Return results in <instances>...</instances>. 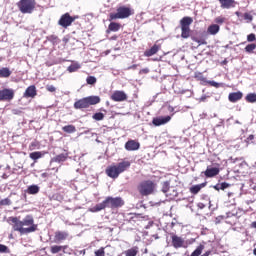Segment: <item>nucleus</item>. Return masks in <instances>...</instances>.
Segmentation results:
<instances>
[{
  "label": "nucleus",
  "mask_w": 256,
  "mask_h": 256,
  "mask_svg": "<svg viewBox=\"0 0 256 256\" xmlns=\"http://www.w3.org/2000/svg\"><path fill=\"white\" fill-rule=\"evenodd\" d=\"M101 103V98L99 96H88L74 103V109H87L90 105H97Z\"/></svg>",
  "instance_id": "obj_1"
},
{
  "label": "nucleus",
  "mask_w": 256,
  "mask_h": 256,
  "mask_svg": "<svg viewBox=\"0 0 256 256\" xmlns=\"http://www.w3.org/2000/svg\"><path fill=\"white\" fill-rule=\"evenodd\" d=\"M155 187V182L144 180L138 185V192L142 197H148V195H153V193H155Z\"/></svg>",
  "instance_id": "obj_2"
},
{
  "label": "nucleus",
  "mask_w": 256,
  "mask_h": 256,
  "mask_svg": "<svg viewBox=\"0 0 256 256\" xmlns=\"http://www.w3.org/2000/svg\"><path fill=\"white\" fill-rule=\"evenodd\" d=\"M10 221H12V223L14 224V231H19L21 235H27L29 233H35V231H37V226H31L27 228L23 227V224L18 217H12L10 218Z\"/></svg>",
  "instance_id": "obj_3"
},
{
  "label": "nucleus",
  "mask_w": 256,
  "mask_h": 256,
  "mask_svg": "<svg viewBox=\"0 0 256 256\" xmlns=\"http://www.w3.org/2000/svg\"><path fill=\"white\" fill-rule=\"evenodd\" d=\"M37 5V2L35 0H20L17 3V7L19 11H21L24 15H31L33 11H35V6Z\"/></svg>",
  "instance_id": "obj_4"
},
{
  "label": "nucleus",
  "mask_w": 256,
  "mask_h": 256,
  "mask_svg": "<svg viewBox=\"0 0 256 256\" xmlns=\"http://www.w3.org/2000/svg\"><path fill=\"white\" fill-rule=\"evenodd\" d=\"M133 13L131 12V8L127 6H121L117 8L116 13H110V21H115V19H127V17H131Z\"/></svg>",
  "instance_id": "obj_5"
},
{
  "label": "nucleus",
  "mask_w": 256,
  "mask_h": 256,
  "mask_svg": "<svg viewBox=\"0 0 256 256\" xmlns=\"http://www.w3.org/2000/svg\"><path fill=\"white\" fill-rule=\"evenodd\" d=\"M106 205L109 209H117L119 207H123L124 202L121 197H111L108 196L106 199Z\"/></svg>",
  "instance_id": "obj_6"
},
{
  "label": "nucleus",
  "mask_w": 256,
  "mask_h": 256,
  "mask_svg": "<svg viewBox=\"0 0 256 256\" xmlns=\"http://www.w3.org/2000/svg\"><path fill=\"white\" fill-rule=\"evenodd\" d=\"M77 17H72L69 13H65L62 15L58 21V25L67 29V27H71L72 23L75 21Z\"/></svg>",
  "instance_id": "obj_7"
},
{
  "label": "nucleus",
  "mask_w": 256,
  "mask_h": 256,
  "mask_svg": "<svg viewBox=\"0 0 256 256\" xmlns=\"http://www.w3.org/2000/svg\"><path fill=\"white\" fill-rule=\"evenodd\" d=\"M15 97V90L11 88H4L0 90V101H13Z\"/></svg>",
  "instance_id": "obj_8"
},
{
  "label": "nucleus",
  "mask_w": 256,
  "mask_h": 256,
  "mask_svg": "<svg viewBox=\"0 0 256 256\" xmlns=\"http://www.w3.org/2000/svg\"><path fill=\"white\" fill-rule=\"evenodd\" d=\"M111 99L116 103H121L123 101H127V94L125 93V91L116 90L111 95Z\"/></svg>",
  "instance_id": "obj_9"
},
{
  "label": "nucleus",
  "mask_w": 256,
  "mask_h": 256,
  "mask_svg": "<svg viewBox=\"0 0 256 256\" xmlns=\"http://www.w3.org/2000/svg\"><path fill=\"white\" fill-rule=\"evenodd\" d=\"M169 121H171V116H169V115L159 116V117L153 118L152 124L155 127H161V125H167V123H169Z\"/></svg>",
  "instance_id": "obj_10"
},
{
  "label": "nucleus",
  "mask_w": 256,
  "mask_h": 256,
  "mask_svg": "<svg viewBox=\"0 0 256 256\" xmlns=\"http://www.w3.org/2000/svg\"><path fill=\"white\" fill-rule=\"evenodd\" d=\"M23 97H25L26 99H35V97H37V87H35V85L27 87L23 94Z\"/></svg>",
  "instance_id": "obj_11"
},
{
  "label": "nucleus",
  "mask_w": 256,
  "mask_h": 256,
  "mask_svg": "<svg viewBox=\"0 0 256 256\" xmlns=\"http://www.w3.org/2000/svg\"><path fill=\"white\" fill-rule=\"evenodd\" d=\"M124 147L126 151H139L141 144L135 140H128Z\"/></svg>",
  "instance_id": "obj_12"
},
{
  "label": "nucleus",
  "mask_w": 256,
  "mask_h": 256,
  "mask_svg": "<svg viewBox=\"0 0 256 256\" xmlns=\"http://www.w3.org/2000/svg\"><path fill=\"white\" fill-rule=\"evenodd\" d=\"M106 175L108 177H110L111 179H117V177H119V175H121V174H120L117 166L114 165V166H110L106 169Z\"/></svg>",
  "instance_id": "obj_13"
},
{
  "label": "nucleus",
  "mask_w": 256,
  "mask_h": 256,
  "mask_svg": "<svg viewBox=\"0 0 256 256\" xmlns=\"http://www.w3.org/2000/svg\"><path fill=\"white\" fill-rule=\"evenodd\" d=\"M69 237V232L67 231H56L54 235V239L56 243H61L62 241H66Z\"/></svg>",
  "instance_id": "obj_14"
},
{
  "label": "nucleus",
  "mask_w": 256,
  "mask_h": 256,
  "mask_svg": "<svg viewBox=\"0 0 256 256\" xmlns=\"http://www.w3.org/2000/svg\"><path fill=\"white\" fill-rule=\"evenodd\" d=\"M243 99V92L237 91V92H231L228 95V100L230 103H237V101H241Z\"/></svg>",
  "instance_id": "obj_15"
},
{
  "label": "nucleus",
  "mask_w": 256,
  "mask_h": 256,
  "mask_svg": "<svg viewBox=\"0 0 256 256\" xmlns=\"http://www.w3.org/2000/svg\"><path fill=\"white\" fill-rule=\"evenodd\" d=\"M21 222H22V227L36 226V230H37V224H35V220L33 219V216L27 215Z\"/></svg>",
  "instance_id": "obj_16"
},
{
  "label": "nucleus",
  "mask_w": 256,
  "mask_h": 256,
  "mask_svg": "<svg viewBox=\"0 0 256 256\" xmlns=\"http://www.w3.org/2000/svg\"><path fill=\"white\" fill-rule=\"evenodd\" d=\"M129 167H131V162L129 161H122L116 165V168L118 169V172L120 174L125 173V171L129 169Z\"/></svg>",
  "instance_id": "obj_17"
},
{
  "label": "nucleus",
  "mask_w": 256,
  "mask_h": 256,
  "mask_svg": "<svg viewBox=\"0 0 256 256\" xmlns=\"http://www.w3.org/2000/svg\"><path fill=\"white\" fill-rule=\"evenodd\" d=\"M107 201L104 200L102 203L96 204L94 207L90 209L92 213H99V211H103V209H107Z\"/></svg>",
  "instance_id": "obj_18"
},
{
  "label": "nucleus",
  "mask_w": 256,
  "mask_h": 256,
  "mask_svg": "<svg viewBox=\"0 0 256 256\" xmlns=\"http://www.w3.org/2000/svg\"><path fill=\"white\" fill-rule=\"evenodd\" d=\"M39 191H41V188L39 187V185L32 184L27 187V189L25 190V193H28V195H37Z\"/></svg>",
  "instance_id": "obj_19"
},
{
  "label": "nucleus",
  "mask_w": 256,
  "mask_h": 256,
  "mask_svg": "<svg viewBox=\"0 0 256 256\" xmlns=\"http://www.w3.org/2000/svg\"><path fill=\"white\" fill-rule=\"evenodd\" d=\"M219 173V168L217 167H211L207 168L204 172L205 177L211 178V177H216V175Z\"/></svg>",
  "instance_id": "obj_20"
},
{
  "label": "nucleus",
  "mask_w": 256,
  "mask_h": 256,
  "mask_svg": "<svg viewBox=\"0 0 256 256\" xmlns=\"http://www.w3.org/2000/svg\"><path fill=\"white\" fill-rule=\"evenodd\" d=\"M222 9H231L235 7V0H218Z\"/></svg>",
  "instance_id": "obj_21"
},
{
  "label": "nucleus",
  "mask_w": 256,
  "mask_h": 256,
  "mask_svg": "<svg viewBox=\"0 0 256 256\" xmlns=\"http://www.w3.org/2000/svg\"><path fill=\"white\" fill-rule=\"evenodd\" d=\"M159 49V45L154 44L150 49L144 52V55L145 57H153V55H156V53H158Z\"/></svg>",
  "instance_id": "obj_22"
},
{
  "label": "nucleus",
  "mask_w": 256,
  "mask_h": 256,
  "mask_svg": "<svg viewBox=\"0 0 256 256\" xmlns=\"http://www.w3.org/2000/svg\"><path fill=\"white\" fill-rule=\"evenodd\" d=\"M172 244L175 249H179V247H183V238L173 235L172 236Z\"/></svg>",
  "instance_id": "obj_23"
},
{
  "label": "nucleus",
  "mask_w": 256,
  "mask_h": 256,
  "mask_svg": "<svg viewBox=\"0 0 256 256\" xmlns=\"http://www.w3.org/2000/svg\"><path fill=\"white\" fill-rule=\"evenodd\" d=\"M191 23H193V18L185 16L180 20L181 28H190Z\"/></svg>",
  "instance_id": "obj_24"
},
{
  "label": "nucleus",
  "mask_w": 256,
  "mask_h": 256,
  "mask_svg": "<svg viewBox=\"0 0 256 256\" xmlns=\"http://www.w3.org/2000/svg\"><path fill=\"white\" fill-rule=\"evenodd\" d=\"M119 29H121V24L117 23V22H111L108 26V30L107 33H117V31H119Z\"/></svg>",
  "instance_id": "obj_25"
},
{
  "label": "nucleus",
  "mask_w": 256,
  "mask_h": 256,
  "mask_svg": "<svg viewBox=\"0 0 256 256\" xmlns=\"http://www.w3.org/2000/svg\"><path fill=\"white\" fill-rule=\"evenodd\" d=\"M11 70L7 67H2L0 69V78L1 79H7L9 77H11Z\"/></svg>",
  "instance_id": "obj_26"
},
{
  "label": "nucleus",
  "mask_w": 256,
  "mask_h": 256,
  "mask_svg": "<svg viewBox=\"0 0 256 256\" xmlns=\"http://www.w3.org/2000/svg\"><path fill=\"white\" fill-rule=\"evenodd\" d=\"M67 161V154H59L51 159V163H63Z\"/></svg>",
  "instance_id": "obj_27"
},
{
  "label": "nucleus",
  "mask_w": 256,
  "mask_h": 256,
  "mask_svg": "<svg viewBox=\"0 0 256 256\" xmlns=\"http://www.w3.org/2000/svg\"><path fill=\"white\" fill-rule=\"evenodd\" d=\"M220 29H221V28L219 27V25H217V24H211V25L208 27L207 31H208V33H209L210 35H217V33H219Z\"/></svg>",
  "instance_id": "obj_28"
},
{
  "label": "nucleus",
  "mask_w": 256,
  "mask_h": 256,
  "mask_svg": "<svg viewBox=\"0 0 256 256\" xmlns=\"http://www.w3.org/2000/svg\"><path fill=\"white\" fill-rule=\"evenodd\" d=\"M137 253H139V247L134 246L124 252L125 256H137Z\"/></svg>",
  "instance_id": "obj_29"
},
{
  "label": "nucleus",
  "mask_w": 256,
  "mask_h": 256,
  "mask_svg": "<svg viewBox=\"0 0 256 256\" xmlns=\"http://www.w3.org/2000/svg\"><path fill=\"white\" fill-rule=\"evenodd\" d=\"M161 191L162 193H165L167 197H169V191H171V183H169V181L163 182Z\"/></svg>",
  "instance_id": "obj_30"
},
{
  "label": "nucleus",
  "mask_w": 256,
  "mask_h": 256,
  "mask_svg": "<svg viewBox=\"0 0 256 256\" xmlns=\"http://www.w3.org/2000/svg\"><path fill=\"white\" fill-rule=\"evenodd\" d=\"M30 159H32V161H37L38 159H41V157H43V152L41 151H36V152H31L29 154Z\"/></svg>",
  "instance_id": "obj_31"
},
{
  "label": "nucleus",
  "mask_w": 256,
  "mask_h": 256,
  "mask_svg": "<svg viewBox=\"0 0 256 256\" xmlns=\"http://www.w3.org/2000/svg\"><path fill=\"white\" fill-rule=\"evenodd\" d=\"M62 131H64V133H75L77 131V128L74 125H66L62 127Z\"/></svg>",
  "instance_id": "obj_32"
},
{
  "label": "nucleus",
  "mask_w": 256,
  "mask_h": 256,
  "mask_svg": "<svg viewBox=\"0 0 256 256\" xmlns=\"http://www.w3.org/2000/svg\"><path fill=\"white\" fill-rule=\"evenodd\" d=\"M79 69H81V64L73 63L67 68V71H69V73H75V71H79Z\"/></svg>",
  "instance_id": "obj_33"
},
{
  "label": "nucleus",
  "mask_w": 256,
  "mask_h": 256,
  "mask_svg": "<svg viewBox=\"0 0 256 256\" xmlns=\"http://www.w3.org/2000/svg\"><path fill=\"white\" fill-rule=\"evenodd\" d=\"M181 31L182 39H189L191 35V28H181Z\"/></svg>",
  "instance_id": "obj_34"
},
{
  "label": "nucleus",
  "mask_w": 256,
  "mask_h": 256,
  "mask_svg": "<svg viewBox=\"0 0 256 256\" xmlns=\"http://www.w3.org/2000/svg\"><path fill=\"white\" fill-rule=\"evenodd\" d=\"M92 119H94V121H103L105 119V114H103V112H96L93 114Z\"/></svg>",
  "instance_id": "obj_35"
},
{
  "label": "nucleus",
  "mask_w": 256,
  "mask_h": 256,
  "mask_svg": "<svg viewBox=\"0 0 256 256\" xmlns=\"http://www.w3.org/2000/svg\"><path fill=\"white\" fill-rule=\"evenodd\" d=\"M245 100L247 101V103H256V93L247 94Z\"/></svg>",
  "instance_id": "obj_36"
},
{
  "label": "nucleus",
  "mask_w": 256,
  "mask_h": 256,
  "mask_svg": "<svg viewBox=\"0 0 256 256\" xmlns=\"http://www.w3.org/2000/svg\"><path fill=\"white\" fill-rule=\"evenodd\" d=\"M60 251H63V247L59 245H53L50 248V252L52 253V255H57V253H60Z\"/></svg>",
  "instance_id": "obj_37"
},
{
  "label": "nucleus",
  "mask_w": 256,
  "mask_h": 256,
  "mask_svg": "<svg viewBox=\"0 0 256 256\" xmlns=\"http://www.w3.org/2000/svg\"><path fill=\"white\" fill-rule=\"evenodd\" d=\"M204 246L199 245L191 254V256H199L201 253H203Z\"/></svg>",
  "instance_id": "obj_38"
},
{
  "label": "nucleus",
  "mask_w": 256,
  "mask_h": 256,
  "mask_svg": "<svg viewBox=\"0 0 256 256\" xmlns=\"http://www.w3.org/2000/svg\"><path fill=\"white\" fill-rule=\"evenodd\" d=\"M255 49H256V44L251 43V44L246 45L245 52L246 53H253V51H255Z\"/></svg>",
  "instance_id": "obj_39"
},
{
  "label": "nucleus",
  "mask_w": 256,
  "mask_h": 256,
  "mask_svg": "<svg viewBox=\"0 0 256 256\" xmlns=\"http://www.w3.org/2000/svg\"><path fill=\"white\" fill-rule=\"evenodd\" d=\"M199 191H201V186H199V184L194 185L190 188V193H192L193 195H197Z\"/></svg>",
  "instance_id": "obj_40"
},
{
  "label": "nucleus",
  "mask_w": 256,
  "mask_h": 256,
  "mask_svg": "<svg viewBox=\"0 0 256 256\" xmlns=\"http://www.w3.org/2000/svg\"><path fill=\"white\" fill-rule=\"evenodd\" d=\"M86 82L88 85H95V83H97V78L95 76H88Z\"/></svg>",
  "instance_id": "obj_41"
},
{
  "label": "nucleus",
  "mask_w": 256,
  "mask_h": 256,
  "mask_svg": "<svg viewBox=\"0 0 256 256\" xmlns=\"http://www.w3.org/2000/svg\"><path fill=\"white\" fill-rule=\"evenodd\" d=\"M243 19L244 21H247V23H251V21H253V15L246 12L244 13Z\"/></svg>",
  "instance_id": "obj_42"
},
{
  "label": "nucleus",
  "mask_w": 256,
  "mask_h": 256,
  "mask_svg": "<svg viewBox=\"0 0 256 256\" xmlns=\"http://www.w3.org/2000/svg\"><path fill=\"white\" fill-rule=\"evenodd\" d=\"M192 41H195V43H198L199 46L201 45H207V41L205 40H199L197 37H192Z\"/></svg>",
  "instance_id": "obj_43"
},
{
  "label": "nucleus",
  "mask_w": 256,
  "mask_h": 256,
  "mask_svg": "<svg viewBox=\"0 0 256 256\" xmlns=\"http://www.w3.org/2000/svg\"><path fill=\"white\" fill-rule=\"evenodd\" d=\"M229 187H231V184L227 183V182H222L220 183V189L221 191H225V189H229Z\"/></svg>",
  "instance_id": "obj_44"
},
{
  "label": "nucleus",
  "mask_w": 256,
  "mask_h": 256,
  "mask_svg": "<svg viewBox=\"0 0 256 256\" xmlns=\"http://www.w3.org/2000/svg\"><path fill=\"white\" fill-rule=\"evenodd\" d=\"M208 83L211 85V87H215L216 89H219V87H221L223 84L218 83L216 81H208Z\"/></svg>",
  "instance_id": "obj_45"
},
{
  "label": "nucleus",
  "mask_w": 256,
  "mask_h": 256,
  "mask_svg": "<svg viewBox=\"0 0 256 256\" xmlns=\"http://www.w3.org/2000/svg\"><path fill=\"white\" fill-rule=\"evenodd\" d=\"M247 41L249 43H253V41H256V35L254 33H251L247 36Z\"/></svg>",
  "instance_id": "obj_46"
},
{
  "label": "nucleus",
  "mask_w": 256,
  "mask_h": 256,
  "mask_svg": "<svg viewBox=\"0 0 256 256\" xmlns=\"http://www.w3.org/2000/svg\"><path fill=\"white\" fill-rule=\"evenodd\" d=\"M215 23H217L218 25H223V23H225V17H217L215 18Z\"/></svg>",
  "instance_id": "obj_47"
},
{
  "label": "nucleus",
  "mask_w": 256,
  "mask_h": 256,
  "mask_svg": "<svg viewBox=\"0 0 256 256\" xmlns=\"http://www.w3.org/2000/svg\"><path fill=\"white\" fill-rule=\"evenodd\" d=\"M0 253H9V247L0 244Z\"/></svg>",
  "instance_id": "obj_48"
},
{
  "label": "nucleus",
  "mask_w": 256,
  "mask_h": 256,
  "mask_svg": "<svg viewBox=\"0 0 256 256\" xmlns=\"http://www.w3.org/2000/svg\"><path fill=\"white\" fill-rule=\"evenodd\" d=\"M96 256H105V249L100 248L97 251H95Z\"/></svg>",
  "instance_id": "obj_49"
},
{
  "label": "nucleus",
  "mask_w": 256,
  "mask_h": 256,
  "mask_svg": "<svg viewBox=\"0 0 256 256\" xmlns=\"http://www.w3.org/2000/svg\"><path fill=\"white\" fill-rule=\"evenodd\" d=\"M0 205H11V199L5 198L0 201Z\"/></svg>",
  "instance_id": "obj_50"
},
{
  "label": "nucleus",
  "mask_w": 256,
  "mask_h": 256,
  "mask_svg": "<svg viewBox=\"0 0 256 256\" xmlns=\"http://www.w3.org/2000/svg\"><path fill=\"white\" fill-rule=\"evenodd\" d=\"M47 91H49L50 93H55V91H57V88H55V86L53 85H48L46 87Z\"/></svg>",
  "instance_id": "obj_51"
},
{
  "label": "nucleus",
  "mask_w": 256,
  "mask_h": 256,
  "mask_svg": "<svg viewBox=\"0 0 256 256\" xmlns=\"http://www.w3.org/2000/svg\"><path fill=\"white\" fill-rule=\"evenodd\" d=\"M170 195L171 199H175V197H178L179 193L176 192L175 189L172 190V193H168Z\"/></svg>",
  "instance_id": "obj_52"
},
{
  "label": "nucleus",
  "mask_w": 256,
  "mask_h": 256,
  "mask_svg": "<svg viewBox=\"0 0 256 256\" xmlns=\"http://www.w3.org/2000/svg\"><path fill=\"white\" fill-rule=\"evenodd\" d=\"M74 255H76V256H84L85 255V250H76L74 252Z\"/></svg>",
  "instance_id": "obj_53"
},
{
  "label": "nucleus",
  "mask_w": 256,
  "mask_h": 256,
  "mask_svg": "<svg viewBox=\"0 0 256 256\" xmlns=\"http://www.w3.org/2000/svg\"><path fill=\"white\" fill-rule=\"evenodd\" d=\"M235 15L238 17V19H240V21H243V17H244L245 14H243V13H241L239 11H236Z\"/></svg>",
  "instance_id": "obj_54"
},
{
  "label": "nucleus",
  "mask_w": 256,
  "mask_h": 256,
  "mask_svg": "<svg viewBox=\"0 0 256 256\" xmlns=\"http://www.w3.org/2000/svg\"><path fill=\"white\" fill-rule=\"evenodd\" d=\"M13 115H21V110L19 109H13L12 110Z\"/></svg>",
  "instance_id": "obj_55"
},
{
  "label": "nucleus",
  "mask_w": 256,
  "mask_h": 256,
  "mask_svg": "<svg viewBox=\"0 0 256 256\" xmlns=\"http://www.w3.org/2000/svg\"><path fill=\"white\" fill-rule=\"evenodd\" d=\"M213 189H215V191H221V184L214 185Z\"/></svg>",
  "instance_id": "obj_56"
},
{
  "label": "nucleus",
  "mask_w": 256,
  "mask_h": 256,
  "mask_svg": "<svg viewBox=\"0 0 256 256\" xmlns=\"http://www.w3.org/2000/svg\"><path fill=\"white\" fill-rule=\"evenodd\" d=\"M48 41H57V36L55 35L49 36Z\"/></svg>",
  "instance_id": "obj_57"
},
{
  "label": "nucleus",
  "mask_w": 256,
  "mask_h": 256,
  "mask_svg": "<svg viewBox=\"0 0 256 256\" xmlns=\"http://www.w3.org/2000/svg\"><path fill=\"white\" fill-rule=\"evenodd\" d=\"M63 253H67V249H69L68 245L61 246Z\"/></svg>",
  "instance_id": "obj_58"
},
{
  "label": "nucleus",
  "mask_w": 256,
  "mask_h": 256,
  "mask_svg": "<svg viewBox=\"0 0 256 256\" xmlns=\"http://www.w3.org/2000/svg\"><path fill=\"white\" fill-rule=\"evenodd\" d=\"M197 207L198 209H205V205L201 202L197 204Z\"/></svg>",
  "instance_id": "obj_59"
},
{
  "label": "nucleus",
  "mask_w": 256,
  "mask_h": 256,
  "mask_svg": "<svg viewBox=\"0 0 256 256\" xmlns=\"http://www.w3.org/2000/svg\"><path fill=\"white\" fill-rule=\"evenodd\" d=\"M247 139L248 141H253V139H255V136L253 134H250Z\"/></svg>",
  "instance_id": "obj_60"
},
{
  "label": "nucleus",
  "mask_w": 256,
  "mask_h": 256,
  "mask_svg": "<svg viewBox=\"0 0 256 256\" xmlns=\"http://www.w3.org/2000/svg\"><path fill=\"white\" fill-rule=\"evenodd\" d=\"M221 219H223V216H218V217H216V223H220V222H221Z\"/></svg>",
  "instance_id": "obj_61"
},
{
  "label": "nucleus",
  "mask_w": 256,
  "mask_h": 256,
  "mask_svg": "<svg viewBox=\"0 0 256 256\" xmlns=\"http://www.w3.org/2000/svg\"><path fill=\"white\" fill-rule=\"evenodd\" d=\"M206 99H207V96H206V95H203V96L200 97V101H202V102H205Z\"/></svg>",
  "instance_id": "obj_62"
},
{
  "label": "nucleus",
  "mask_w": 256,
  "mask_h": 256,
  "mask_svg": "<svg viewBox=\"0 0 256 256\" xmlns=\"http://www.w3.org/2000/svg\"><path fill=\"white\" fill-rule=\"evenodd\" d=\"M141 73H149V68H144L141 70Z\"/></svg>",
  "instance_id": "obj_63"
},
{
  "label": "nucleus",
  "mask_w": 256,
  "mask_h": 256,
  "mask_svg": "<svg viewBox=\"0 0 256 256\" xmlns=\"http://www.w3.org/2000/svg\"><path fill=\"white\" fill-rule=\"evenodd\" d=\"M251 227H252L253 229H256V221L252 222Z\"/></svg>",
  "instance_id": "obj_64"
}]
</instances>
